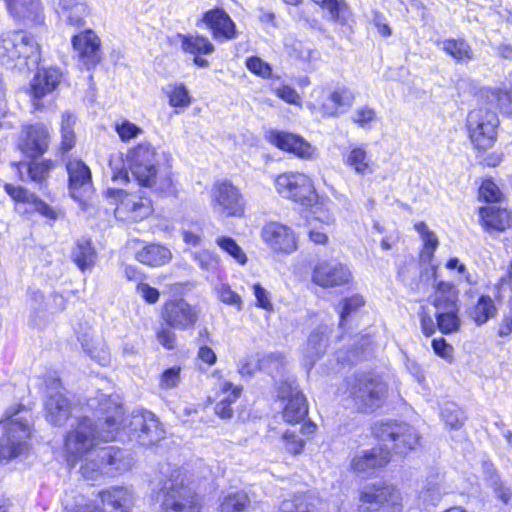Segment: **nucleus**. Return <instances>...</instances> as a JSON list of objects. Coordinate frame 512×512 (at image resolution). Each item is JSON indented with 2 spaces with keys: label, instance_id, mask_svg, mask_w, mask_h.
Returning a JSON list of instances; mask_svg holds the SVG:
<instances>
[{
  "label": "nucleus",
  "instance_id": "obj_18",
  "mask_svg": "<svg viewBox=\"0 0 512 512\" xmlns=\"http://www.w3.org/2000/svg\"><path fill=\"white\" fill-rule=\"evenodd\" d=\"M349 398L359 412H373L385 397L384 386H347Z\"/></svg>",
  "mask_w": 512,
  "mask_h": 512
},
{
  "label": "nucleus",
  "instance_id": "obj_38",
  "mask_svg": "<svg viewBox=\"0 0 512 512\" xmlns=\"http://www.w3.org/2000/svg\"><path fill=\"white\" fill-rule=\"evenodd\" d=\"M72 259L82 271L91 268L96 259L91 242L85 238L79 239L72 251Z\"/></svg>",
  "mask_w": 512,
  "mask_h": 512
},
{
  "label": "nucleus",
  "instance_id": "obj_4",
  "mask_svg": "<svg viewBox=\"0 0 512 512\" xmlns=\"http://www.w3.org/2000/svg\"><path fill=\"white\" fill-rule=\"evenodd\" d=\"M31 421L32 414L24 405L6 410L5 418L0 420V461H10L28 449Z\"/></svg>",
  "mask_w": 512,
  "mask_h": 512
},
{
  "label": "nucleus",
  "instance_id": "obj_63",
  "mask_svg": "<svg viewBox=\"0 0 512 512\" xmlns=\"http://www.w3.org/2000/svg\"><path fill=\"white\" fill-rule=\"evenodd\" d=\"M432 347H433V350L434 352L444 358V359H449L451 358V354H452V346L449 345L446 340L444 338H435L433 339L432 341Z\"/></svg>",
  "mask_w": 512,
  "mask_h": 512
},
{
  "label": "nucleus",
  "instance_id": "obj_57",
  "mask_svg": "<svg viewBox=\"0 0 512 512\" xmlns=\"http://www.w3.org/2000/svg\"><path fill=\"white\" fill-rule=\"evenodd\" d=\"M340 310V325L342 326L347 318L356 310L364 305V299L359 295H354L342 301Z\"/></svg>",
  "mask_w": 512,
  "mask_h": 512
},
{
  "label": "nucleus",
  "instance_id": "obj_32",
  "mask_svg": "<svg viewBox=\"0 0 512 512\" xmlns=\"http://www.w3.org/2000/svg\"><path fill=\"white\" fill-rule=\"evenodd\" d=\"M355 99V93L350 88L337 87L329 94V103L324 104V108L330 115L336 116L347 111L353 105Z\"/></svg>",
  "mask_w": 512,
  "mask_h": 512
},
{
  "label": "nucleus",
  "instance_id": "obj_24",
  "mask_svg": "<svg viewBox=\"0 0 512 512\" xmlns=\"http://www.w3.org/2000/svg\"><path fill=\"white\" fill-rule=\"evenodd\" d=\"M9 13L25 22L42 23L43 13L40 0H5Z\"/></svg>",
  "mask_w": 512,
  "mask_h": 512
},
{
  "label": "nucleus",
  "instance_id": "obj_52",
  "mask_svg": "<svg viewBox=\"0 0 512 512\" xmlns=\"http://www.w3.org/2000/svg\"><path fill=\"white\" fill-rule=\"evenodd\" d=\"M216 244L239 264L244 265L247 262L246 254L233 238L227 236L217 237Z\"/></svg>",
  "mask_w": 512,
  "mask_h": 512
},
{
  "label": "nucleus",
  "instance_id": "obj_55",
  "mask_svg": "<svg viewBox=\"0 0 512 512\" xmlns=\"http://www.w3.org/2000/svg\"><path fill=\"white\" fill-rule=\"evenodd\" d=\"M192 258L204 271H215L218 266V258L208 250L192 252Z\"/></svg>",
  "mask_w": 512,
  "mask_h": 512
},
{
  "label": "nucleus",
  "instance_id": "obj_8",
  "mask_svg": "<svg viewBox=\"0 0 512 512\" xmlns=\"http://www.w3.org/2000/svg\"><path fill=\"white\" fill-rule=\"evenodd\" d=\"M276 191L284 198L304 207H312L317 202V194L309 176L299 172L283 173L275 179Z\"/></svg>",
  "mask_w": 512,
  "mask_h": 512
},
{
  "label": "nucleus",
  "instance_id": "obj_64",
  "mask_svg": "<svg viewBox=\"0 0 512 512\" xmlns=\"http://www.w3.org/2000/svg\"><path fill=\"white\" fill-rule=\"evenodd\" d=\"M253 290L257 300V305L262 309L271 310L272 303L269 299L268 292L260 284H255L253 286Z\"/></svg>",
  "mask_w": 512,
  "mask_h": 512
},
{
  "label": "nucleus",
  "instance_id": "obj_33",
  "mask_svg": "<svg viewBox=\"0 0 512 512\" xmlns=\"http://www.w3.org/2000/svg\"><path fill=\"white\" fill-rule=\"evenodd\" d=\"M483 470L485 480L489 487L492 488L494 495L502 503L508 504L512 500V490L506 483H504L493 464L490 462L483 463Z\"/></svg>",
  "mask_w": 512,
  "mask_h": 512
},
{
  "label": "nucleus",
  "instance_id": "obj_43",
  "mask_svg": "<svg viewBox=\"0 0 512 512\" xmlns=\"http://www.w3.org/2000/svg\"><path fill=\"white\" fill-rule=\"evenodd\" d=\"M125 211L131 213L132 220H138L147 217L151 212V207L148 200H135L134 197L129 196L116 208L117 213Z\"/></svg>",
  "mask_w": 512,
  "mask_h": 512
},
{
  "label": "nucleus",
  "instance_id": "obj_5",
  "mask_svg": "<svg viewBox=\"0 0 512 512\" xmlns=\"http://www.w3.org/2000/svg\"><path fill=\"white\" fill-rule=\"evenodd\" d=\"M161 512H200L197 494L185 484L184 475L174 470L158 493Z\"/></svg>",
  "mask_w": 512,
  "mask_h": 512
},
{
  "label": "nucleus",
  "instance_id": "obj_25",
  "mask_svg": "<svg viewBox=\"0 0 512 512\" xmlns=\"http://www.w3.org/2000/svg\"><path fill=\"white\" fill-rule=\"evenodd\" d=\"M328 346V328L319 327L309 336L304 347V366L310 369L315 362L325 353Z\"/></svg>",
  "mask_w": 512,
  "mask_h": 512
},
{
  "label": "nucleus",
  "instance_id": "obj_12",
  "mask_svg": "<svg viewBox=\"0 0 512 512\" xmlns=\"http://www.w3.org/2000/svg\"><path fill=\"white\" fill-rule=\"evenodd\" d=\"M277 398L283 406L282 416L289 424L301 423L308 415V403L299 386H278Z\"/></svg>",
  "mask_w": 512,
  "mask_h": 512
},
{
  "label": "nucleus",
  "instance_id": "obj_19",
  "mask_svg": "<svg viewBox=\"0 0 512 512\" xmlns=\"http://www.w3.org/2000/svg\"><path fill=\"white\" fill-rule=\"evenodd\" d=\"M72 45L80 62L89 70L100 61V39L92 31L86 30L72 38Z\"/></svg>",
  "mask_w": 512,
  "mask_h": 512
},
{
  "label": "nucleus",
  "instance_id": "obj_2",
  "mask_svg": "<svg viewBox=\"0 0 512 512\" xmlns=\"http://www.w3.org/2000/svg\"><path fill=\"white\" fill-rule=\"evenodd\" d=\"M48 399L45 402L47 419L53 425L62 426L71 416L75 423L71 424L73 429L68 432L65 438V449L68 454L75 457H82L93 447L97 446L98 432L102 425L103 416L99 407H89V402L101 400L89 399L85 406L81 407L82 414H77V407L71 410L67 398L57 390V386H48Z\"/></svg>",
  "mask_w": 512,
  "mask_h": 512
},
{
  "label": "nucleus",
  "instance_id": "obj_34",
  "mask_svg": "<svg viewBox=\"0 0 512 512\" xmlns=\"http://www.w3.org/2000/svg\"><path fill=\"white\" fill-rule=\"evenodd\" d=\"M497 308L490 296L482 295L477 302L468 310V316L477 326L485 324L489 319L495 317Z\"/></svg>",
  "mask_w": 512,
  "mask_h": 512
},
{
  "label": "nucleus",
  "instance_id": "obj_30",
  "mask_svg": "<svg viewBox=\"0 0 512 512\" xmlns=\"http://www.w3.org/2000/svg\"><path fill=\"white\" fill-rule=\"evenodd\" d=\"M172 258L171 251L160 244L151 243L136 253V259L147 266L158 267L167 264Z\"/></svg>",
  "mask_w": 512,
  "mask_h": 512
},
{
  "label": "nucleus",
  "instance_id": "obj_53",
  "mask_svg": "<svg viewBox=\"0 0 512 512\" xmlns=\"http://www.w3.org/2000/svg\"><path fill=\"white\" fill-rule=\"evenodd\" d=\"M245 493H235L227 496L221 504V512H243L248 503Z\"/></svg>",
  "mask_w": 512,
  "mask_h": 512
},
{
  "label": "nucleus",
  "instance_id": "obj_14",
  "mask_svg": "<svg viewBox=\"0 0 512 512\" xmlns=\"http://www.w3.org/2000/svg\"><path fill=\"white\" fill-rule=\"evenodd\" d=\"M264 243L274 252L291 254L297 249V238L292 228L280 222H269L261 231Z\"/></svg>",
  "mask_w": 512,
  "mask_h": 512
},
{
  "label": "nucleus",
  "instance_id": "obj_6",
  "mask_svg": "<svg viewBox=\"0 0 512 512\" xmlns=\"http://www.w3.org/2000/svg\"><path fill=\"white\" fill-rule=\"evenodd\" d=\"M40 48L33 36L24 31H11L0 36V63L8 68L20 62L38 64Z\"/></svg>",
  "mask_w": 512,
  "mask_h": 512
},
{
  "label": "nucleus",
  "instance_id": "obj_17",
  "mask_svg": "<svg viewBox=\"0 0 512 512\" xmlns=\"http://www.w3.org/2000/svg\"><path fill=\"white\" fill-rule=\"evenodd\" d=\"M201 21L218 41H229L237 37L236 25L231 17L221 8L205 12Z\"/></svg>",
  "mask_w": 512,
  "mask_h": 512
},
{
  "label": "nucleus",
  "instance_id": "obj_27",
  "mask_svg": "<svg viewBox=\"0 0 512 512\" xmlns=\"http://www.w3.org/2000/svg\"><path fill=\"white\" fill-rule=\"evenodd\" d=\"M431 298V303L435 307L436 311L459 308L458 292L451 283L444 281L435 283L434 294Z\"/></svg>",
  "mask_w": 512,
  "mask_h": 512
},
{
  "label": "nucleus",
  "instance_id": "obj_35",
  "mask_svg": "<svg viewBox=\"0 0 512 512\" xmlns=\"http://www.w3.org/2000/svg\"><path fill=\"white\" fill-rule=\"evenodd\" d=\"M287 4L297 5L301 0H284ZM315 4L326 9L330 19L340 25H345L348 20V6L344 0H312Z\"/></svg>",
  "mask_w": 512,
  "mask_h": 512
},
{
  "label": "nucleus",
  "instance_id": "obj_28",
  "mask_svg": "<svg viewBox=\"0 0 512 512\" xmlns=\"http://www.w3.org/2000/svg\"><path fill=\"white\" fill-rule=\"evenodd\" d=\"M448 493V487L444 483V477L438 472L431 473L425 481L419 498L429 505H436L444 495Z\"/></svg>",
  "mask_w": 512,
  "mask_h": 512
},
{
  "label": "nucleus",
  "instance_id": "obj_31",
  "mask_svg": "<svg viewBox=\"0 0 512 512\" xmlns=\"http://www.w3.org/2000/svg\"><path fill=\"white\" fill-rule=\"evenodd\" d=\"M61 73L56 68H49L42 73H37L31 84L34 99H41L47 93L52 92L60 82Z\"/></svg>",
  "mask_w": 512,
  "mask_h": 512
},
{
  "label": "nucleus",
  "instance_id": "obj_15",
  "mask_svg": "<svg viewBox=\"0 0 512 512\" xmlns=\"http://www.w3.org/2000/svg\"><path fill=\"white\" fill-rule=\"evenodd\" d=\"M6 193L17 202V210L19 212H38L40 215L56 220L60 216V211L49 206L47 203L39 199L35 194L29 192L21 186L12 184L5 185Z\"/></svg>",
  "mask_w": 512,
  "mask_h": 512
},
{
  "label": "nucleus",
  "instance_id": "obj_48",
  "mask_svg": "<svg viewBox=\"0 0 512 512\" xmlns=\"http://www.w3.org/2000/svg\"><path fill=\"white\" fill-rule=\"evenodd\" d=\"M76 124V117L70 112L62 114L61 121V150L67 152L71 150L76 143V136L74 133V126Z\"/></svg>",
  "mask_w": 512,
  "mask_h": 512
},
{
  "label": "nucleus",
  "instance_id": "obj_58",
  "mask_svg": "<svg viewBox=\"0 0 512 512\" xmlns=\"http://www.w3.org/2000/svg\"><path fill=\"white\" fill-rule=\"evenodd\" d=\"M282 440L285 443V449L294 455L300 454L304 449V441L296 434L295 431L287 430L283 436Z\"/></svg>",
  "mask_w": 512,
  "mask_h": 512
},
{
  "label": "nucleus",
  "instance_id": "obj_39",
  "mask_svg": "<svg viewBox=\"0 0 512 512\" xmlns=\"http://www.w3.org/2000/svg\"><path fill=\"white\" fill-rule=\"evenodd\" d=\"M240 393L241 389L238 386H222L221 393L216 399L215 414L222 419L230 418L232 416L230 405L239 398Z\"/></svg>",
  "mask_w": 512,
  "mask_h": 512
},
{
  "label": "nucleus",
  "instance_id": "obj_41",
  "mask_svg": "<svg viewBox=\"0 0 512 512\" xmlns=\"http://www.w3.org/2000/svg\"><path fill=\"white\" fill-rule=\"evenodd\" d=\"M415 230L420 234L424 243L420 253V261L430 263L439 244L438 238L436 234L428 228L425 222L416 223Z\"/></svg>",
  "mask_w": 512,
  "mask_h": 512
},
{
  "label": "nucleus",
  "instance_id": "obj_61",
  "mask_svg": "<svg viewBox=\"0 0 512 512\" xmlns=\"http://www.w3.org/2000/svg\"><path fill=\"white\" fill-rule=\"evenodd\" d=\"M376 119V112L369 106H363L355 110L352 121L361 127H366Z\"/></svg>",
  "mask_w": 512,
  "mask_h": 512
},
{
  "label": "nucleus",
  "instance_id": "obj_9",
  "mask_svg": "<svg viewBox=\"0 0 512 512\" xmlns=\"http://www.w3.org/2000/svg\"><path fill=\"white\" fill-rule=\"evenodd\" d=\"M156 149L147 141L139 143L127 153V161L135 181L140 186L152 187L157 176Z\"/></svg>",
  "mask_w": 512,
  "mask_h": 512
},
{
  "label": "nucleus",
  "instance_id": "obj_3",
  "mask_svg": "<svg viewBox=\"0 0 512 512\" xmlns=\"http://www.w3.org/2000/svg\"><path fill=\"white\" fill-rule=\"evenodd\" d=\"M374 437L383 442L386 448H372L355 457L352 466L355 471L368 473L370 470L383 467L390 461V451L405 455L414 450L421 439L418 430L409 423L397 420H380L371 427Z\"/></svg>",
  "mask_w": 512,
  "mask_h": 512
},
{
  "label": "nucleus",
  "instance_id": "obj_59",
  "mask_svg": "<svg viewBox=\"0 0 512 512\" xmlns=\"http://www.w3.org/2000/svg\"><path fill=\"white\" fill-rule=\"evenodd\" d=\"M246 67L254 74L262 77L268 78L271 76L272 68L270 65L263 61L261 58L253 56L247 59Z\"/></svg>",
  "mask_w": 512,
  "mask_h": 512
},
{
  "label": "nucleus",
  "instance_id": "obj_56",
  "mask_svg": "<svg viewBox=\"0 0 512 512\" xmlns=\"http://www.w3.org/2000/svg\"><path fill=\"white\" fill-rule=\"evenodd\" d=\"M115 130L120 139L124 142L136 138L143 133V130L140 127L128 120H123L121 123H116Z\"/></svg>",
  "mask_w": 512,
  "mask_h": 512
},
{
  "label": "nucleus",
  "instance_id": "obj_26",
  "mask_svg": "<svg viewBox=\"0 0 512 512\" xmlns=\"http://www.w3.org/2000/svg\"><path fill=\"white\" fill-rule=\"evenodd\" d=\"M480 222L487 232H503L510 226V214L506 209L495 206L479 209Z\"/></svg>",
  "mask_w": 512,
  "mask_h": 512
},
{
  "label": "nucleus",
  "instance_id": "obj_46",
  "mask_svg": "<svg viewBox=\"0 0 512 512\" xmlns=\"http://www.w3.org/2000/svg\"><path fill=\"white\" fill-rule=\"evenodd\" d=\"M163 91L172 107H187L191 103L189 91L183 83H170Z\"/></svg>",
  "mask_w": 512,
  "mask_h": 512
},
{
  "label": "nucleus",
  "instance_id": "obj_42",
  "mask_svg": "<svg viewBox=\"0 0 512 512\" xmlns=\"http://www.w3.org/2000/svg\"><path fill=\"white\" fill-rule=\"evenodd\" d=\"M512 84V73L509 75ZM487 103L499 107L506 114H512V88L509 91L488 89L483 93Z\"/></svg>",
  "mask_w": 512,
  "mask_h": 512
},
{
  "label": "nucleus",
  "instance_id": "obj_51",
  "mask_svg": "<svg viewBox=\"0 0 512 512\" xmlns=\"http://www.w3.org/2000/svg\"><path fill=\"white\" fill-rule=\"evenodd\" d=\"M280 512H317L316 507L308 501L307 496L298 494L282 501Z\"/></svg>",
  "mask_w": 512,
  "mask_h": 512
},
{
  "label": "nucleus",
  "instance_id": "obj_40",
  "mask_svg": "<svg viewBox=\"0 0 512 512\" xmlns=\"http://www.w3.org/2000/svg\"><path fill=\"white\" fill-rule=\"evenodd\" d=\"M183 51L190 54H211L215 48L207 37L198 34L179 35Z\"/></svg>",
  "mask_w": 512,
  "mask_h": 512
},
{
  "label": "nucleus",
  "instance_id": "obj_50",
  "mask_svg": "<svg viewBox=\"0 0 512 512\" xmlns=\"http://www.w3.org/2000/svg\"><path fill=\"white\" fill-rule=\"evenodd\" d=\"M441 416L445 424L455 430L460 429L466 421L464 412L454 402L445 403L441 409Z\"/></svg>",
  "mask_w": 512,
  "mask_h": 512
},
{
  "label": "nucleus",
  "instance_id": "obj_20",
  "mask_svg": "<svg viewBox=\"0 0 512 512\" xmlns=\"http://www.w3.org/2000/svg\"><path fill=\"white\" fill-rule=\"evenodd\" d=\"M69 176V189L72 197L81 201L92 191V177L89 167L81 160L71 159L66 164Z\"/></svg>",
  "mask_w": 512,
  "mask_h": 512
},
{
  "label": "nucleus",
  "instance_id": "obj_23",
  "mask_svg": "<svg viewBox=\"0 0 512 512\" xmlns=\"http://www.w3.org/2000/svg\"><path fill=\"white\" fill-rule=\"evenodd\" d=\"M100 497L105 512H130L134 502L132 492L123 487L102 491Z\"/></svg>",
  "mask_w": 512,
  "mask_h": 512
},
{
  "label": "nucleus",
  "instance_id": "obj_22",
  "mask_svg": "<svg viewBox=\"0 0 512 512\" xmlns=\"http://www.w3.org/2000/svg\"><path fill=\"white\" fill-rule=\"evenodd\" d=\"M49 131L42 124L27 126L19 142L20 150L29 157L42 155L49 145Z\"/></svg>",
  "mask_w": 512,
  "mask_h": 512
},
{
  "label": "nucleus",
  "instance_id": "obj_7",
  "mask_svg": "<svg viewBox=\"0 0 512 512\" xmlns=\"http://www.w3.org/2000/svg\"><path fill=\"white\" fill-rule=\"evenodd\" d=\"M500 121L495 111L478 107L467 115V130L473 145L479 150L491 148L496 139Z\"/></svg>",
  "mask_w": 512,
  "mask_h": 512
},
{
  "label": "nucleus",
  "instance_id": "obj_45",
  "mask_svg": "<svg viewBox=\"0 0 512 512\" xmlns=\"http://www.w3.org/2000/svg\"><path fill=\"white\" fill-rule=\"evenodd\" d=\"M442 49L457 61H466L473 58L470 45L463 39H446L441 42Z\"/></svg>",
  "mask_w": 512,
  "mask_h": 512
},
{
  "label": "nucleus",
  "instance_id": "obj_29",
  "mask_svg": "<svg viewBox=\"0 0 512 512\" xmlns=\"http://www.w3.org/2000/svg\"><path fill=\"white\" fill-rule=\"evenodd\" d=\"M58 13L67 19V22L76 27L85 24L89 9L84 0H57Z\"/></svg>",
  "mask_w": 512,
  "mask_h": 512
},
{
  "label": "nucleus",
  "instance_id": "obj_13",
  "mask_svg": "<svg viewBox=\"0 0 512 512\" xmlns=\"http://www.w3.org/2000/svg\"><path fill=\"white\" fill-rule=\"evenodd\" d=\"M351 272L341 262L330 259L319 261L312 270L311 280L323 288H332L349 283Z\"/></svg>",
  "mask_w": 512,
  "mask_h": 512
},
{
  "label": "nucleus",
  "instance_id": "obj_36",
  "mask_svg": "<svg viewBox=\"0 0 512 512\" xmlns=\"http://www.w3.org/2000/svg\"><path fill=\"white\" fill-rule=\"evenodd\" d=\"M53 164L51 161H32L30 163H22L19 165V172L25 169L27 177L30 181L39 186L40 189L44 188L49 177V172Z\"/></svg>",
  "mask_w": 512,
  "mask_h": 512
},
{
  "label": "nucleus",
  "instance_id": "obj_54",
  "mask_svg": "<svg viewBox=\"0 0 512 512\" xmlns=\"http://www.w3.org/2000/svg\"><path fill=\"white\" fill-rule=\"evenodd\" d=\"M479 197L485 202H500L503 194L499 187L490 179L484 180L479 188Z\"/></svg>",
  "mask_w": 512,
  "mask_h": 512
},
{
  "label": "nucleus",
  "instance_id": "obj_62",
  "mask_svg": "<svg viewBox=\"0 0 512 512\" xmlns=\"http://www.w3.org/2000/svg\"><path fill=\"white\" fill-rule=\"evenodd\" d=\"M218 296L220 300L228 305L235 306L238 310L241 309V297L234 292L228 285L222 284L218 288Z\"/></svg>",
  "mask_w": 512,
  "mask_h": 512
},
{
  "label": "nucleus",
  "instance_id": "obj_16",
  "mask_svg": "<svg viewBox=\"0 0 512 512\" xmlns=\"http://www.w3.org/2000/svg\"><path fill=\"white\" fill-rule=\"evenodd\" d=\"M162 317L169 326L176 329H186L196 323L198 313L185 300L176 299L164 305Z\"/></svg>",
  "mask_w": 512,
  "mask_h": 512
},
{
  "label": "nucleus",
  "instance_id": "obj_60",
  "mask_svg": "<svg viewBox=\"0 0 512 512\" xmlns=\"http://www.w3.org/2000/svg\"><path fill=\"white\" fill-rule=\"evenodd\" d=\"M103 465L101 461L97 460H85V463L81 465L80 472L82 476L88 480H95L103 472Z\"/></svg>",
  "mask_w": 512,
  "mask_h": 512
},
{
  "label": "nucleus",
  "instance_id": "obj_11",
  "mask_svg": "<svg viewBox=\"0 0 512 512\" xmlns=\"http://www.w3.org/2000/svg\"><path fill=\"white\" fill-rule=\"evenodd\" d=\"M213 208L225 216H241L244 201L238 188L229 181L216 182L211 191Z\"/></svg>",
  "mask_w": 512,
  "mask_h": 512
},
{
  "label": "nucleus",
  "instance_id": "obj_49",
  "mask_svg": "<svg viewBox=\"0 0 512 512\" xmlns=\"http://www.w3.org/2000/svg\"><path fill=\"white\" fill-rule=\"evenodd\" d=\"M78 340L81 342L83 350L100 365L105 366L109 363L110 354L108 350L103 345L101 347L95 346L89 333L78 337Z\"/></svg>",
  "mask_w": 512,
  "mask_h": 512
},
{
  "label": "nucleus",
  "instance_id": "obj_21",
  "mask_svg": "<svg viewBox=\"0 0 512 512\" xmlns=\"http://www.w3.org/2000/svg\"><path fill=\"white\" fill-rule=\"evenodd\" d=\"M270 141L281 150L293 153L302 159L309 160L316 156V148L302 137L295 134L272 131Z\"/></svg>",
  "mask_w": 512,
  "mask_h": 512
},
{
  "label": "nucleus",
  "instance_id": "obj_10",
  "mask_svg": "<svg viewBox=\"0 0 512 512\" xmlns=\"http://www.w3.org/2000/svg\"><path fill=\"white\" fill-rule=\"evenodd\" d=\"M360 503V512H402L400 493L384 483L365 486Z\"/></svg>",
  "mask_w": 512,
  "mask_h": 512
},
{
  "label": "nucleus",
  "instance_id": "obj_47",
  "mask_svg": "<svg viewBox=\"0 0 512 512\" xmlns=\"http://www.w3.org/2000/svg\"><path fill=\"white\" fill-rule=\"evenodd\" d=\"M371 159L364 147H354L346 158V164L351 166L357 174L364 175L371 172Z\"/></svg>",
  "mask_w": 512,
  "mask_h": 512
},
{
  "label": "nucleus",
  "instance_id": "obj_37",
  "mask_svg": "<svg viewBox=\"0 0 512 512\" xmlns=\"http://www.w3.org/2000/svg\"><path fill=\"white\" fill-rule=\"evenodd\" d=\"M103 467L111 466L115 471L120 472L128 468L129 461L125 460V452L117 447L108 446L96 451Z\"/></svg>",
  "mask_w": 512,
  "mask_h": 512
},
{
  "label": "nucleus",
  "instance_id": "obj_1",
  "mask_svg": "<svg viewBox=\"0 0 512 512\" xmlns=\"http://www.w3.org/2000/svg\"><path fill=\"white\" fill-rule=\"evenodd\" d=\"M96 405L103 416L98 440H114L120 428L126 431L131 441L145 447L156 445L165 437L162 424L150 411L134 410L127 419H124L123 403L119 395L101 394V400L89 402V407L93 409Z\"/></svg>",
  "mask_w": 512,
  "mask_h": 512
},
{
  "label": "nucleus",
  "instance_id": "obj_44",
  "mask_svg": "<svg viewBox=\"0 0 512 512\" xmlns=\"http://www.w3.org/2000/svg\"><path fill=\"white\" fill-rule=\"evenodd\" d=\"M459 310L460 308H453L451 310H442L435 312L437 328L443 334H451L459 330L461 326Z\"/></svg>",
  "mask_w": 512,
  "mask_h": 512
}]
</instances>
